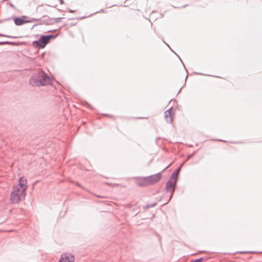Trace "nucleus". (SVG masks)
Returning <instances> with one entry per match:
<instances>
[{
  "mask_svg": "<svg viewBox=\"0 0 262 262\" xmlns=\"http://www.w3.org/2000/svg\"><path fill=\"white\" fill-rule=\"evenodd\" d=\"M75 11H76V10H72L70 11V12H71V13L75 12Z\"/></svg>",
  "mask_w": 262,
  "mask_h": 262,
  "instance_id": "obj_13",
  "label": "nucleus"
},
{
  "mask_svg": "<svg viewBox=\"0 0 262 262\" xmlns=\"http://www.w3.org/2000/svg\"><path fill=\"white\" fill-rule=\"evenodd\" d=\"M60 1V3L61 4H64V1L63 0H59Z\"/></svg>",
  "mask_w": 262,
  "mask_h": 262,
  "instance_id": "obj_12",
  "label": "nucleus"
},
{
  "mask_svg": "<svg viewBox=\"0 0 262 262\" xmlns=\"http://www.w3.org/2000/svg\"><path fill=\"white\" fill-rule=\"evenodd\" d=\"M27 179L22 177L19 178L18 184L15 185L10 193V202L12 204H18L23 200L28 188Z\"/></svg>",
  "mask_w": 262,
  "mask_h": 262,
  "instance_id": "obj_1",
  "label": "nucleus"
},
{
  "mask_svg": "<svg viewBox=\"0 0 262 262\" xmlns=\"http://www.w3.org/2000/svg\"><path fill=\"white\" fill-rule=\"evenodd\" d=\"M149 185H152L158 182L161 178V175L160 173L156 174L149 177H147Z\"/></svg>",
  "mask_w": 262,
  "mask_h": 262,
  "instance_id": "obj_6",
  "label": "nucleus"
},
{
  "mask_svg": "<svg viewBox=\"0 0 262 262\" xmlns=\"http://www.w3.org/2000/svg\"><path fill=\"white\" fill-rule=\"evenodd\" d=\"M176 180L174 178H171L169 181L167 183L166 190L170 192L174 191V184Z\"/></svg>",
  "mask_w": 262,
  "mask_h": 262,
  "instance_id": "obj_7",
  "label": "nucleus"
},
{
  "mask_svg": "<svg viewBox=\"0 0 262 262\" xmlns=\"http://www.w3.org/2000/svg\"><path fill=\"white\" fill-rule=\"evenodd\" d=\"M147 178H139L138 179L136 180V183L141 186H145L149 185Z\"/></svg>",
  "mask_w": 262,
  "mask_h": 262,
  "instance_id": "obj_8",
  "label": "nucleus"
},
{
  "mask_svg": "<svg viewBox=\"0 0 262 262\" xmlns=\"http://www.w3.org/2000/svg\"><path fill=\"white\" fill-rule=\"evenodd\" d=\"M75 256L74 255L69 253H64L61 254L59 262H74Z\"/></svg>",
  "mask_w": 262,
  "mask_h": 262,
  "instance_id": "obj_3",
  "label": "nucleus"
},
{
  "mask_svg": "<svg viewBox=\"0 0 262 262\" xmlns=\"http://www.w3.org/2000/svg\"><path fill=\"white\" fill-rule=\"evenodd\" d=\"M202 258L197 259L194 260L192 261L191 262H202Z\"/></svg>",
  "mask_w": 262,
  "mask_h": 262,
  "instance_id": "obj_11",
  "label": "nucleus"
},
{
  "mask_svg": "<svg viewBox=\"0 0 262 262\" xmlns=\"http://www.w3.org/2000/svg\"><path fill=\"white\" fill-rule=\"evenodd\" d=\"M52 37V36H42L38 41H34V43L37 44L38 46L43 48L49 42Z\"/></svg>",
  "mask_w": 262,
  "mask_h": 262,
  "instance_id": "obj_5",
  "label": "nucleus"
},
{
  "mask_svg": "<svg viewBox=\"0 0 262 262\" xmlns=\"http://www.w3.org/2000/svg\"><path fill=\"white\" fill-rule=\"evenodd\" d=\"M31 79H35L34 81H38V76L37 73L34 75L32 77Z\"/></svg>",
  "mask_w": 262,
  "mask_h": 262,
  "instance_id": "obj_10",
  "label": "nucleus"
},
{
  "mask_svg": "<svg viewBox=\"0 0 262 262\" xmlns=\"http://www.w3.org/2000/svg\"><path fill=\"white\" fill-rule=\"evenodd\" d=\"M14 22L17 25H21L25 23V21L23 18H16L15 19Z\"/></svg>",
  "mask_w": 262,
  "mask_h": 262,
  "instance_id": "obj_9",
  "label": "nucleus"
},
{
  "mask_svg": "<svg viewBox=\"0 0 262 262\" xmlns=\"http://www.w3.org/2000/svg\"><path fill=\"white\" fill-rule=\"evenodd\" d=\"M38 76V81H34L35 79H31L30 83L34 86L43 85L47 83L48 78L46 74L40 72L37 73Z\"/></svg>",
  "mask_w": 262,
  "mask_h": 262,
  "instance_id": "obj_2",
  "label": "nucleus"
},
{
  "mask_svg": "<svg viewBox=\"0 0 262 262\" xmlns=\"http://www.w3.org/2000/svg\"><path fill=\"white\" fill-rule=\"evenodd\" d=\"M174 112L172 108H170L165 111L164 113V118L167 123H171L173 121Z\"/></svg>",
  "mask_w": 262,
  "mask_h": 262,
  "instance_id": "obj_4",
  "label": "nucleus"
}]
</instances>
